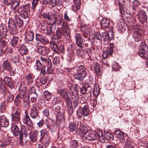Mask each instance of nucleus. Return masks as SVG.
Segmentation results:
<instances>
[{
  "label": "nucleus",
  "mask_w": 148,
  "mask_h": 148,
  "mask_svg": "<svg viewBox=\"0 0 148 148\" xmlns=\"http://www.w3.org/2000/svg\"><path fill=\"white\" fill-rule=\"evenodd\" d=\"M77 72L73 75L74 78L77 79L82 81L83 80L87 75L88 71L83 65L78 66L77 69Z\"/></svg>",
  "instance_id": "f03ea898"
},
{
  "label": "nucleus",
  "mask_w": 148,
  "mask_h": 148,
  "mask_svg": "<svg viewBox=\"0 0 148 148\" xmlns=\"http://www.w3.org/2000/svg\"><path fill=\"white\" fill-rule=\"evenodd\" d=\"M104 137L106 139L109 140H110L111 138L112 139L113 136L112 134L108 133L104 135Z\"/></svg>",
  "instance_id": "6e6d98bb"
},
{
  "label": "nucleus",
  "mask_w": 148,
  "mask_h": 148,
  "mask_svg": "<svg viewBox=\"0 0 148 148\" xmlns=\"http://www.w3.org/2000/svg\"><path fill=\"white\" fill-rule=\"evenodd\" d=\"M6 95V98L7 101L8 102H12L14 100V95L11 94L9 91L8 92V93H7Z\"/></svg>",
  "instance_id": "37998d69"
},
{
  "label": "nucleus",
  "mask_w": 148,
  "mask_h": 148,
  "mask_svg": "<svg viewBox=\"0 0 148 148\" xmlns=\"http://www.w3.org/2000/svg\"><path fill=\"white\" fill-rule=\"evenodd\" d=\"M23 96L18 94L16 97L14 102L15 104L18 108L20 107L21 105V99L23 97Z\"/></svg>",
  "instance_id": "6ab92c4d"
},
{
  "label": "nucleus",
  "mask_w": 148,
  "mask_h": 148,
  "mask_svg": "<svg viewBox=\"0 0 148 148\" xmlns=\"http://www.w3.org/2000/svg\"><path fill=\"white\" fill-rule=\"evenodd\" d=\"M3 68L4 70L10 71L11 69V67L8 61L7 60L4 61L2 64Z\"/></svg>",
  "instance_id": "c85d7f7f"
},
{
  "label": "nucleus",
  "mask_w": 148,
  "mask_h": 148,
  "mask_svg": "<svg viewBox=\"0 0 148 148\" xmlns=\"http://www.w3.org/2000/svg\"><path fill=\"white\" fill-rule=\"evenodd\" d=\"M100 23L103 28H108L110 25V21L105 18H103L101 21Z\"/></svg>",
  "instance_id": "a878e982"
},
{
  "label": "nucleus",
  "mask_w": 148,
  "mask_h": 148,
  "mask_svg": "<svg viewBox=\"0 0 148 148\" xmlns=\"http://www.w3.org/2000/svg\"><path fill=\"white\" fill-rule=\"evenodd\" d=\"M15 20L18 27H21L23 25V21L18 16H16L15 17Z\"/></svg>",
  "instance_id": "4c0bfd02"
},
{
  "label": "nucleus",
  "mask_w": 148,
  "mask_h": 148,
  "mask_svg": "<svg viewBox=\"0 0 148 148\" xmlns=\"http://www.w3.org/2000/svg\"><path fill=\"white\" fill-rule=\"evenodd\" d=\"M34 38L33 32L32 31H29L26 34V39L29 41H31Z\"/></svg>",
  "instance_id": "2f4dec72"
},
{
  "label": "nucleus",
  "mask_w": 148,
  "mask_h": 148,
  "mask_svg": "<svg viewBox=\"0 0 148 148\" xmlns=\"http://www.w3.org/2000/svg\"><path fill=\"white\" fill-rule=\"evenodd\" d=\"M61 99L60 97H57L53 98L52 103L53 104H56V103H59L60 102Z\"/></svg>",
  "instance_id": "8fccbe9b"
},
{
  "label": "nucleus",
  "mask_w": 148,
  "mask_h": 148,
  "mask_svg": "<svg viewBox=\"0 0 148 148\" xmlns=\"http://www.w3.org/2000/svg\"><path fill=\"white\" fill-rule=\"evenodd\" d=\"M114 133L121 140H124L123 132H121L120 130H117L115 131Z\"/></svg>",
  "instance_id": "7c9ffc66"
},
{
  "label": "nucleus",
  "mask_w": 148,
  "mask_h": 148,
  "mask_svg": "<svg viewBox=\"0 0 148 148\" xmlns=\"http://www.w3.org/2000/svg\"><path fill=\"white\" fill-rule=\"evenodd\" d=\"M8 28L11 34H15L17 32L16 26L14 21L10 20L8 24Z\"/></svg>",
  "instance_id": "9d476101"
},
{
  "label": "nucleus",
  "mask_w": 148,
  "mask_h": 148,
  "mask_svg": "<svg viewBox=\"0 0 148 148\" xmlns=\"http://www.w3.org/2000/svg\"><path fill=\"white\" fill-rule=\"evenodd\" d=\"M79 99H73L74 107L75 108L78 104V100Z\"/></svg>",
  "instance_id": "774afa93"
},
{
  "label": "nucleus",
  "mask_w": 148,
  "mask_h": 148,
  "mask_svg": "<svg viewBox=\"0 0 148 148\" xmlns=\"http://www.w3.org/2000/svg\"><path fill=\"white\" fill-rule=\"evenodd\" d=\"M43 96L45 99L49 101L52 98V94L47 91H45L43 92Z\"/></svg>",
  "instance_id": "72a5a7b5"
},
{
  "label": "nucleus",
  "mask_w": 148,
  "mask_h": 148,
  "mask_svg": "<svg viewBox=\"0 0 148 148\" xmlns=\"http://www.w3.org/2000/svg\"><path fill=\"white\" fill-rule=\"evenodd\" d=\"M114 46V45L112 44L110 45V47L108 51H109V55L110 56H111L112 55Z\"/></svg>",
  "instance_id": "338daca9"
},
{
  "label": "nucleus",
  "mask_w": 148,
  "mask_h": 148,
  "mask_svg": "<svg viewBox=\"0 0 148 148\" xmlns=\"http://www.w3.org/2000/svg\"><path fill=\"white\" fill-rule=\"evenodd\" d=\"M55 29V27H52L51 26H49V27H48L47 29L46 33L49 35H51V34L53 33Z\"/></svg>",
  "instance_id": "c03bdc74"
},
{
  "label": "nucleus",
  "mask_w": 148,
  "mask_h": 148,
  "mask_svg": "<svg viewBox=\"0 0 148 148\" xmlns=\"http://www.w3.org/2000/svg\"><path fill=\"white\" fill-rule=\"evenodd\" d=\"M56 121L58 123L63 124L64 122V114L62 112H58L56 115Z\"/></svg>",
  "instance_id": "4468645a"
},
{
  "label": "nucleus",
  "mask_w": 148,
  "mask_h": 148,
  "mask_svg": "<svg viewBox=\"0 0 148 148\" xmlns=\"http://www.w3.org/2000/svg\"><path fill=\"white\" fill-rule=\"evenodd\" d=\"M94 69L97 75H101V73L100 71V66L98 62H95L94 65Z\"/></svg>",
  "instance_id": "473e14b6"
},
{
  "label": "nucleus",
  "mask_w": 148,
  "mask_h": 148,
  "mask_svg": "<svg viewBox=\"0 0 148 148\" xmlns=\"http://www.w3.org/2000/svg\"><path fill=\"white\" fill-rule=\"evenodd\" d=\"M26 78L28 84L30 85L33 82V78L31 75H27L26 77Z\"/></svg>",
  "instance_id": "49530a36"
},
{
  "label": "nucleus",
  "mask_w": 148,
  "mask_h": 148,
  "mask_svg": "<svg viewBox=\"0 0 148 148\" xmlns=\"http://www.w3.org/2000/svg\"><path fill=\"white\" fill-rule=\"evenodd\" d=\"M26 90V87L25 85H21L20 87L19 95L24 96L25 95V91Z\"/></svg>",
  "instance_id": "e433bc0d"
},
{
  "label": "nucleus",
  "mask_w": 148,
  "mask_h": 148,
  "mask_svg": "<svg viewBox=\"0 0 148 148\" xmlns=\"http://www.w3.org/2000/svg\"><path fill=\"white\" fill-rule=\"evenodd\" d=\"M28 49L24 45H21L19 48V52L21 55L26 54L28 53Z\"/></svg>",
  "instance_id": "c756f323"
},
{
  "label": "nucleus",
  "mask_w": 148,
  "mask_h": 148,
  "mask_svg": "<svg viewBox=\"0 0 148 148\" xmlns=\"http://www.w3.org/2000/svg\"><path fill=\"white\" fill-rule=\"evenodd\" d=\"M20 3V0H13L11 5V8L12 10H14L18 7Z\"/></svg>",
  "instance_id": "c9c22d12"
},
{
  "label": "nucleus",
  "mask_w": 148,
  "mask_h": 148,
  "mask_svg": "<svg viewBox=\"0 0 148 148\" xmlns=\"http://www.w3.org/2000/svg\"><path fill=\"white\" fill-rule=\"evenodd\" d=\"M20 126L17 124H13L12 127V132L16 136H17L19 135L20 140H22L23 132L22 130L20 131L18 127Z\"/></svg>",
  "instance_id": "0eeeda50"
},
{
  "label": "nucleus",
  "mask_w": 148,
  "mask_h": 148,
  "mask_svg": "<svg viewBox=\"0 0 148 148\" xmlns=\"http://www.w3.org/2000/svg\"><path fill=\"white\" fill-rule=\"evenodd\" d=\"M102 136V133L101 132L99 131L97 134H89L86 136V138L87 140H93L101 138Z\"/></svg>",
  "instance_id": "1a4fd4ad"
},
{
  "label": "nucleus",
  "mask_w": 148,
  "mask_h": 148,
  "mask_svg": "<svg viewBox=\"0 0 148 148\" xmlns=\"http://www.w3.org/2000/svg\"><path fill=\"white\" fill-rule=\"evenodd\" d=\"M43 4H50L53 7L60 6L62 4L61 0H43Z\"/></svg>",
  "instance_id": "9b49d317"
},
{
  "label": "nucleus",
  "mask_w": 148,
  "mask_h": 148,
  "mask_svg": "<svg viewBox=\"0 0 148 148\" xmlns=\"http://www.w3.org/2000/svg\"><path fill=\"white\" fill-rule=\"evenodd\" d=\"M140 3L137 0H135L133 2L132 6L133 9L134 11H138L140 7Z\"/></svg>",
  "instance_id": "b1692460"
},
{
  "label": "nucleus",
  "mask_w": 148,
  "mask_h": 148,
  "mask_svg": "<svg viewBox=\"0 0 148 148\" xmlns=\"http://www.w3.org/2000/svg\"><path fill=\"white\" fill-rule=\"evenodd\" d=\"M58 92L64 99L66 98L69 96L68 93L65 89H60L58 90Z\"/></svg>",
  "instance_id": "cd10ccee"
},
{
  "label": "nucleus",
  "mask_w": 148,
  "mask_h": 148,
  "mask_svg": "<svg viewBox=\"0 0 148 148\" xmlns=\"http://www.w3.org/2000/svg\"><path fill=\"white\" fill-rule=\"evenodd\" d=\"M22 120L23 123L27 124L29 126L31 127L32 126V123L29 116H24L23 117Z\"/></svg>",
  "instance_id": "412c9836"
},
{
  "label": "nucleus",
  "mask_w": 148,
  "mask_h": 148,
  "mask_svg": "<svg viewBox=\"0 0 148 148\" xmlns=\"http://www.w3.org/2000/svg\"><path fill=\"white\" fill-rule=\"evenodd\" d=\"M75 42L79 47L83 48L84 47L83 39L79 34H76L75 36Z\"/></svg>",
  "instance_id": "f8f14e48"
},
{
  "label": "nucleus",
  "mask_w": 148,
  "mask_h": 148,
  "mask_svg": "<svg viewBox=\"0 0 148 148\" xmlns=\"http://www.w3.org/2000/svg\"><path fill=\"white\" fill-rule=\"evenodd\" d=\"M47 131L45 130L41 131L40 134L38 137V132L36 130L29 135V137L31 141L35 142L37 140L40 142H44L42 145V148H45L49 145V137L47 134Z\"/></svg>",
  "instance_id": "f257e3e1"
},
{
  "label": "nucleus",
  "mask_w": 148,
  "mask_h": 148,
  "mask_svg": "<svg viewBox=\"0 0 148 148\" xmlns=\"http://www.w3.org/2000/svg\"><path fill=\"white\" fill-rule=\"evenodd\" d=\"M19 40V38L18 36H14L12 39L11 44L12 46L14 47H16L18 50L19 45L18 44V41Z\"/></svg>",
  "instance_id": "a211bd4d"
},
{
  "label": "nucleus",
  "mask_w": 148,
  "mask_h": 148,
  "mask_svg": "<svg viewBox=\"0 0 148 148\" xmlns=\"http://www.w3.org/2000/svg\"><path fill=\"white\" fill-rule=\"evenodd\" d=\"M78 90H76L69 93L70 95L71 96L72 98L73 99H79V95L77 94Z\"/></svg>",
  "instance_id": "58836bf2"
},
{
  "label": "nucleus",
  "mask_w": 148,
  "mask_h": 148,
  "mask_svg": "<svg viewBox=\"0 0 148 148\" xmlns=\"http://www.w3.org/2000/svg\"><path fill=\"white\" fill-rule=\"evenodd\" d=\"M69 129L70 131L73 132L75 131L76 129L75 123L74 122H71L69 125Z\"/></svg>",
  "instance_id": "a18cd8bd"
},
{
  "label": "nucleus",
  "mask_w": 148,
  "mask_h": 148,
  "mask_svg": "<svg viewBox=\"0 0 148 148\" xmlns=\"http://www.w3.org/2000/svg\"><path fill=\"white\" fill-rule=\"evenodd\" d=\"M66 98H64V99L65 100L69 109L70 110V114H72L73 113V109L71 108L73 106L72 103L70 99L69 96H68Z\"/></svg>",
  "instance_id": "393cba45"
},
{
  "label": "nucleus",
  "mask_w": 148,
  "mask_h": 148,
  "mask_svg": "<svg viewBox=\"0 0 148 148\" xmlns=\"http://www.w3.org/2000/svg\"><path fill=\"white\" fill-rule=\"evenodd\" d=\"M108 54H109V51L108 49H106L103 53L102 56L103 59H106L108 56Z\"/></svg>",
  "instance_id": "e2e57ef3"
},
{
  "label": "nucleus",
  "mask_w": 148,
  "mask_h": 148,
  "mask_svg": "<svg viewBox=\"0 0 148 148\" xmlns=\"http://www.w3.org/2000/svg\"><path fill=\"white\" fill-rule=\"evenodd\" d=\"M148 47L145 43L142 42V45L139 47L138 54L139 56L147 59L146 61L147 66L148 67Z\"/></svg>",
  "instance_id": "20e7f679"
},
{
  "label": "nucleus",
  "mask_w": 148,
  "mask_h": 148,
  "mask_svg": "<svg viewBox=\"0 0 148 148\" xmlns=\"http://www.w3.org/2000/svg\"><path fill=\"white\" fill-rule=\"evenodd\" d=\"M12 58L11 61L14 63H16L19 61V56L16 53V52H13L11 54Z\"/></svg>",
  "instance_id": "4be33fe9"
},
{
  "label": "nucleus",
  "mask_w": 148,
  "mask_h": 148,
  "mask_svg": "<svg viewBox=\"0 0 148 148\" xmlns=\"http://www.w3.org/2000/svg\"><path fill=\"white\" fill-rule=\"evenodd\" d=\"M64 19L66 21L65 22H67V23L68 22H70L72 20L71 19L68 15L67 11L64 14Z\"/></svg>",
  "instance_id": "3c124183"
},
{
  "label": "nucleus",
  "mask_w": 148,
  "mask_h": 148,
  "mask_svg": "<svg viewBox=\"0 0 148 148\" xmlns=\"http://www.w3.org/2000/svg\"><path fill=\"white\" fill-rule=\"evenodd\" d=\"M35 67L36 69L38 71H41V73L43 75L46 73L45 71V66L44 64H42L39 60H36L35 63Z\"/></svg>",
  "instance_id": "423d86ee"
},
{
  "label": "nucleus",
  "mask_w": 148,
  "mask_h": 148,
  "mask_svg": "<svg viewBox=\"0 0 148 148\" xmlns=\"http://www.w3.org/2000/svg\"><path fill=\"white\" fill-rule=\"evenodd\" d=\"M74 2L76 4V7L77 9L81 5V2L80 0H73Z\"/></svg>",
  "instance_id": "69168bd1"
},
{
  "label": "nucleus",
  "mask_w": 148,
  "mask_h": 148,
  "mask_svg": "<svg viewBox=\"0 0 148 148\" xmlns=\"http://www.w3.org/2000/svg\"><path fill=\"white\" fill-rule=\"evenodd\" d=\"M22 99L23 103H25L27 106L28 105V107L31 105L29 104V97L28 95H25Z\"/></svg>",
  "instance_id": "a19ab883"
},
{
  "label": "nucleus",
  "mask_w": 148,
  "mask_h": 148,
  "mask_svg": "<svg viewBox=\"0 0 148 148\" xmlns=\"http://www.w3.org/2000/svg\"><path fill=\"white\" fill-rule=\"evenodd\" d=\"M0 125L2 127H7L9 125V122L8 119L4 115L0 116Z\"/></svg>",
  "instance_id": "dca6fc26"
},
{
  "label": "nucleus",
  "mask_w": 148,
  "mask_h": 148,
  "mask_svg": "<svg viewBox=\"0 0 148 148\" xmlns=\"http://www.w3.org/2000/svg\"><path fill=\"white\" fill-rule=\"evenodd\" d=\"M39 0H33L31 8L33 10V11L35 10L36 6Z\"/></svg>",
  "instance_id": "603ef678"
},
{
  "label": "nucleus",
  "mask_w": 148,
  "mask_h": 148,
  "mask_svg": "<svg viewBox=\"0 0 148 148\" xmlns=\"http://www.w3.org/2000/svg\"><path fill=\"white\" fill-rule=\"evenodd\" d=\"M82 115L84 116H87L89 114V109L87 105H85L82 109Z\"/></svg>",
  "instance_id": "bb28decb"
},
{
  "label": "nucleus",
  "mask_w": 148,
  "mask_h": 148,
  "mask_svg": "<svg viewBox=\"0 0 148 148\" xmlns=\"http://www.w3.org/2000/svg\"><path fill=\"white\" fill-rule=\"evenodd\" d=\"M37 51L39 54L44 55L47 54L49 52V49L47 48L39 46L37 49Z\"/></svg>",
  "instance_id": "2eb2a0df"
},
{
  "label": "nucleus",
  "mask_w": 148,
  "mask_h": 148,
  "mask_svg": "<svg viewBox=\"0 0 148 148\" xmlns=\"http://www.w3.org/2000/svg\"><path fill=\"white\" fill-rule=\"evenodd\" d=\"M76 132L78 134L82 137L85 136L86 135L85 132H84V130L80 128H79L76 131Z\"/></svg>",
  "instance_id": "09e8293b"
},
{
  "label": "nucleus",
  "mask_w": 148,
  "mask_h": 148,
  "mask_svg": "<svg viewBox=\"0 0 148 148\" xmlns=\"http://www.w3.org/2000/svg\"><path fill=\"white\" fill-rule=\"evenodd\" d=\"M78 87L76 85H71L69 88V92L76 90H78Z\"/></svg>",
  "instance_id": "de8ad7c7"
},
{
  "label": "nucleus",
  "mask_w": 148,
  "mask_h": 148,
  "mask_svg": "<svg viewBox=\"0 0 148 148\" xmlns=\"http://www.w3.org/2000/svg\"><path fill=\"white\" fill-rule=\"evenodd\" d=\"M51 66H49V65H47V67L48 68L47 70V73L49 74L52 73L53 72V69L51 67Z\"/></svg>",
  "instance_id": "0e129e2a"
},
{
  "label": "nucleus",
  "mask_w": 148,
  "mask_h": 148,
  "mask_svg": "<svg viewBox=\"0 0 148 148\" xmlns=\"http://www.w3.org/2000/svg\"><path fill=\"white\" fill-rule=\"evenodd\" d=\"M30 5L27 4L22 7H19L17 11L21 16L23 18H26L28 16V13L30 10Z\"/></svg>",
  "instance_id": "39448f33"
},
{
  "label": "nucleus",
  "mask_w": 148,
  "mask_h": 148,
  "mask_svg": "<svg viewBox=\"0 0 148 148\" xmlns=\"http://www.w3.org/2000/svg\"><path fill=\"white\" fill-rule=\"evenodd\" d=\"M138 18L141 23H143L146 22L147 20V16L145 11L142 10L137 14Z\"/></svg>",
  "instance_id": "ddd939ff"
},
{
  "label": "nucleus",
  "mask_w": 148,
  "mask_h": 148,
  "mask_svg": "<svg viewBox=\"0 0 148 148\" xmlns=\"http://www.w3.org/2000/svg\"><path fill=\"white\" fill-rule=\"evenodd\" d=\"M38 97V95L37 94H34L33 95V96L31 98V101L32 103H35L36 101V98Z\"/></svg>",
  "instance_id": "052dcab7"
},
{
  "label": "nucleus",
  "mask_w": 148,
  "mask_h": 148,
  "mask_svg": "<svg viewBox=\"0 0 148 148\" xmlns=\"http://www.w3.org/2000/svg\"><path fill=\"white\" fill-rule=\"evenodd\" d=\"M44 115L47 116L48 117L49 116V109L47 108L45 109L43 112Z\"/></svg>",
  "instance_id": "680f3d73"
},
{
  "label": "nucleus",
  "mask_w": 148,
  "mask_h": 148,
  "mask_svg": "<svg viewBox=\"0 0 148 148\" xmlns=\"http://www.w3.org/2000/svg\"><path fill=\"white\" fill-rule=\"evenodd\" d=\"M125 143V147L124 148H134L133 143L131 142L129 140H126Z\"/></svg>",
  "instance_id": "ea45409f"
},
{
  "label": "nucleus",
  "mask_w": 148,
  "mask_h": 148,
  "mask_svg": "<svg viewBox=\"0 0 148 148\" xmlns=\"http://www.w3.org/2000/svg\"><path fill=\"white\" fill-rule=\"evenodd\" d=\"M78 144V142L76 140H72L70 142V145L73 148H76Z\"/></svg>",
  "instance_id": "864d4df0"
},
{
  "label": "nucleus",
  "mask_w": 148,
  "mask_h": 148,
  "mask_svg": "<svg viewBox=\"0 0 148 148\" xmlns=\"http://www.w3.org/2000/svg\"><path fill=\"white\" fill-rule=\"evenodd\" d=\"M39 109L38 105L35 103L28 107L29 114L31 117L33 119H38L39 118L38 110Z\"/></svg>",
  "instance_id": "7ed1b4c3"
},
{
  "label": "nucleus",
  "mask_w": 148,
  "mask_h": 148,
  "mask_svg": "<svg viewBox=\"0 0 148 148\" xmlns=\"http://www.w3.org/2000/svg\"><path fill=\"white\" fill-rule=\"evenodd\" d=\"M40 60L42 63V64H46L47 65H49V66H52V64L51 59L48 56H41Z\"/></svg>",
  "instance_id": "f3484780"
},
{
  "label": "nucleus",
  "mask_w": 148,
  "mask_h": 148,
  "mask_svg": "<svg viewBox=\"0 0 148 148\" xmlns=\"http://www.w3.org/2000/svg\"><path fill=\"white\" fill-rule=\"evenodd\" d=\"M50 46L51 49L56 53L58 52V47L56 44L54 42H51Z\"/></svg>",
  "instance_id": "79ce46f5"
},
{
  "label": "nucleus",
  "mask_w": 148,
  "mask_h": 148,
  "mask_svg": "<svg viewBox=\"0 0 148 148\" xmlns=\"http://www.w3.org/2000/svg\"><path fill=\"white\" fill-rule=\"evenodd\" d=\"M3 80L5 84L7 85L10 88L12 89L14 88L13 84L10 77L5 76Z\"/></svg>",
  "instance_id": "aec40b11"
},
{
  "label": "nucleus",
  "mask_w": 148,
  "mask_h": 148,
  "mask_svg": "<svg viewBox=\"0 0 148 148\" xmlns=\"http://www.w3.org/2000/svg\"><path fill=\"white\" fill-rule=\"evenodd\" d=\"M36 38V40H38V41H40L42 42H43V41H44L45 40L43 37L40 34H37Z\"/></svg>",
  "instance_id": "5fc2aeb1"
},
{
  "label": "nucleus",
  "mask_w": 148,
  "mask_h": 148,
  "mask_svg": "<svg viewBox=\"0 0 148 148\" xmlns=\"http://www.w3.org/2000/svg\"><path fill=\"white\" fill-rule=\"evenodd\" d=\"M47 80V79L45 77H41L39 79L40 82L42 85L45 84Z\"/></svg>",
  "instance_id": "bf43d9fd"
},
{
  "label": "nucleus",
  "mask_w": 148,
  "mask_h": 148,
  "mask_svg": "<svg viewBox=\"0 0 148 148\" xmlns=\"http://www.w3.org/2000/svg\"><path fill=\"white\" fill-rule=\"evenodd\" d=\"M42 16L45 18H47L49 20H51V16L49 12L43 13Z\"/></svg>",
  "instance_id": "4d7b16f0"
},
{
  "label": "nucleus",
  "mask_w": 148,
  "mask_h": 148,
  "mask_svg": "<svg viewBox=\"0 0 148 148\" xmlns=\"http://www.w3.org/2000/svg\"><path fill=\"white\" fill-rule=\"evenodd\" d=\"M69 25L68 23L63 21L62 22V32H70V30L69 27Z\"/></svg>",
  "instance_id": "5701e85b"
},
{
  "label": "nucleus",
  "mask_w": 148,
  "mask_h": 148,
  "mask_svg": "<svg viewBox=\"0 0 148 148\" xmlns=\"http://www.w3.org/2000/svg\"><path fill=\"white\" fill-rule=\"evenodd\" d=\"M99 88L97 85L95 84L93 90V95L96 98H97L99 95Z\"/></svg>",
  "instance_id": "f704fd0d"
},
{
  "label": "nucleus",
  "mask_w": 148,
  "mask_h": 148,
  "mask_svg": "<svg viewBox=\"0 0 148 148\" xmlns=\"http://www.w3.org/2000/svg\"><path fill=\"white\" fill-rule=\"evenodd\" d=\"M12 121L13 124H17L18 125L21 126L20 113L16 111L12 115Z\"/></svg>",
  "instance_id": "6e6552de"
},
{
  "label": "nucleus",
  "mask_w": 148,
  "mask_h": 148,
  "mask_svg": "<svg viewBox=\"0 0 148 148\" xmlns=\"http://www.w3.org/2000/svg\"><path fill=\"white\" fill-rule=\"evenodd\" d=\"M54 19H56V23L58 26L60 25L62 22L63 18H57V17H55Z\"/></svg>",
  "instance_id": "13d9d810"
}]
</instances>
